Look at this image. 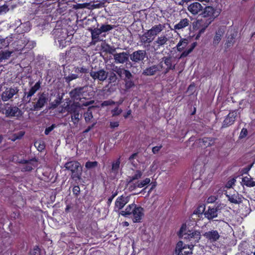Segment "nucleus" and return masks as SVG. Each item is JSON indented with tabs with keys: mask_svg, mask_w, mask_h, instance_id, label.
<instances>
[{
	"mask_svg": "<svg viewBox=\"0 0 255 255\" xmlns=\"http://www.w3.org/2000/svg\"><path fill=\"white\" fill-rule=\"evenodd\" d=\"M119 214L126 217L130 215L133 222L138 223L140 221L143 216V209L132 203L128 205L125 210L121 211Z\"/></svg>",
	"mask_w": 255,
	"mask_h": 255,
	"instance_id": "f257e3e1",
	"label": "nucleus"
},
{
	"mask_svg": "<svg viewBox=\"0 0 255 255\" xmlns=\"http://www.w3.org/2000/svg\"><path fill=\"white\" fill-rule=\"evenodd\" d=\"M180 238L189 240L191 244L198 243L201 238V234L199 231L195 230H187L186 226L183 225L179 232Z\"/></svg>",
	"mask_w": 255,
	"mask_h": 255,
	"instance_id": "f03ea898",
	"label": "nucleus"
},
{
	"mask_svg": "<svg viewBox=\"0 0 255 255\" xmlns=\"http://www.w3.org/2000/svg\"><path fill=\"white\" fill-rule=\"evenodd\" d=\"M0 113L4 115L6 118L16 117L17 119L21 117L23 114L21 110L17 107L12 106L8 103L0 106Z\"/></svg>",
	"mask_w": 255,
	"mask_h": 255,
	"instance_id": "7ed1b4c3",
	"label": "nucleus"
},
{
	"mask_svg": "<svg viewBox=\"0 0 255 255\" xmlns=\"http://www.w3.org/2000/svg\"><path fill=\"white\" fill-rule=\"evenodd\" d=\"M65 167L71 171V177L74 179H80L82 174V167L79 162L71 161L65 163Z\"/></svg>",
	"mask_w": 255,
	"mask_h": 255,
	"instance_id": "20e7f679",
	"label": "nucleus"
},
{
	"mask_svg": "<svg viewBox=\"0 0 255 255\" xmlns=\"http://www.w3.org/2000/svg\"><path fill=\"white\" fill-rule=\"evenodd\" d=\"M35 101L32 103L33 107L30 109L31 111H38L43 108L48 101V96L45 93H39L37 98L35 99Z\"/></svg>",
	"mask_w": 255,
	"mask_h": 255,
	"instance_id": "39448f33",
	"label": "nucleus"
},
{
	"mask_svg": "<svg viewBox=\"0 0 255 255\" xmlns=\"http://www.w3.org/2000/svg\"><path fill=\"white\" fill-rule=\"evenodd\" d=\"M19 89L17 87L12 86L6 88L1 94V99L3 101H7L15 96V98L18 96Z\"/></svg>",
	"mask_w": 255,
	"mask_h": 255,
	"instance_id": "423d86ee",
	"label": "nucleus"
},
{
	"mask_svg": "<svg viewBox=\"0 0 255 255\" xmlns=\"http://www.w3.org/2000/svg\"><path fill=\"white\" fill-rule=\"evenodd\" d=\"M108 72L102 69L98 71L91 70L90 72V75L95 81L97 80L99 81L103 82L105 81L108 77Z\"/></svg>",
	"mask_w": 255,
	"mask_h": 255,
	"instance_id": "0eeeda50",
	"label": "nucleus"
},
{
	"mask_svg": "<svg viewBox=\"0 0 255 255\" xmlns=\"http://www.w3.org/2000/svg\"><path fill=\"white\" fill-rule=\"evenodd\" d=\"M19 162L22 164L21 170L23 172L31 171L37 165V160L35 158L29 160H21Z\"/></svg>",
	"mask_w": 255,
	"mask_h": 255,
	"instance_id": "6e6552de",
	"label": "nucleus"
},
{
	"mask_svg": "<svg viewBox=\"0 0 255 255\" xmlns=\"http://www.w3.org/2000/svg\"><path fill=\"white\" fill-rule=\"evenodd\" d=\"M201 14L203 17L208 18L206 21H211V22L218 15V12L212 6H206Z\"/></svg>",
	"mask_w": 255,
	"mask_h": 255,
	"instance_id": "1a4fd4ad",
	"label": "nucleus"
},
{
	"mask_svg": "<svg viewBox=\"0 0 255 255\" xmlns=\"http://www.w3.org/2000/svg\"><path fill=\"white\" fill-rule=\"evenodd\" d=\"M41 84V82L39 81L33 86L31 87L28 92H24L23 98V100L27 103H29L31 101V97L40 88Z\"/></svg>",
	"mask_w": 255,
	"mask_h": 255,
	"instance_id": "9d476101",
	"label": "nucleus"
},
{
	"mask_svg": "<svg viewBox=\"0 0 255 255\" xmlns=\"http://www.w3.org/2000/svg\"><path fill=\"white\" fill-rule=\"evenodd\" d=\"M146 52L144 50H138L129 55L130 59L134 63L142 61L145 58Z\"/></svg>",
	"mask_w": 255,
	"mask_h": 255,
	"instance_id": "9b49d317",
	"label": "nucleus"
},
{
	"mask_svg": "<svg viewBox=\"0 0 255 255\" xmlns=\"http://www.w3.org/2000/svg\"><path fill=\"white\" fill-rule=\"evenodd\" d=\"M162 61L161 62L162 63L164 62L166 68L165 69V71L164 72L165 74L167 73L170 70H173L175 69V66L176 63L174 62V58L171 56H165L163 57L162 59Z\"/></svg>",
	"mask_w": 255,
	"mask_h": 255,
	"instance_id": "f8f14e48",
	"label": "nucleus"
},
{
	"mask_svg": "<svg viewBox=\"0 0 255 255\" xmlns=\"http://www.w3.org/2000/svg\"><path fill=\"white\" fill-rule=\"evenodd\" d=\"M163 68V64L160 62L158 65H154L151 66L147 67L142 72V75L151 76L154 75L157 72L160 71Z\"/></svg>",
	"mask_w": 255,
	"mask_h": 255,
	"instance_id": "ddd939ff",
	"label": "nucleus"
},
{
	"mask_svg": "<svg viewBox=\"0 0 255 255\" xmlns=\"http://www.w3.org/2000/svg\"><path fill=\"white\" fill-rule=\"evenodd\" d=\"M239 114V113L238 114V111L236 110L230 112L224 120L222 127L226 128L233 125L235 121L236 118Z\"/></svg>",
	"mask_w": 255,
	"mask_h": 255,
	"instance_id": "4468645a",
	"label": "nucleus"
},
{
	"mask_svg": "<svg viewBox=\"0 0 255 255\" xmlns=\"http://www.w3.org/2000/svg\"><path fill=\"white\" fill-rule=\"evenodd\" d=\"M130 196H124L122 195L117 199L115 202V210H120L123 208V207L129 202Z\"/></svg>",
	"mask_w": 255,
	"mask_h": 255,
	"instance_id": "2eb2a0df",
	"label": "nucleus"
},
{
	"mask_svg": "<svg viewBox=\"0 0 255 255\" xmlns=\"http://www.w3.org/2000/svg\"><path fill=\"white\" fill-rule=\"evenodd\" d=\"M203 236L210 243L217 241L220 238V235L217 230H211L205 232Z\"/></svg>",
	"mask_w": 255,
	"mask_h": 255,
	"instance_id": "dca6fc26",
	"label": "nucleus"
},
{
	"mask_svg": "<svg viewBox=\"0 0 255 255\" xmlns=\"http://www.w3.org/2000/svg\"><path fill=\"white\" fill-rule=\"evenodd\" d=\"M165 28V24H158L154 25L151 27V28L147 31L150 34V35L154 38L160 33Z\"/></svg>",
	"mask_w": 255,
	"mask_h": 255,
	"instance_id": "f3484780",
	"label": "nucleus"
},
{
	"mask_svg": "<svg viewBox=\"0 0 255 255\" xmlns=\"http://www.w3.org/2000/svg\"><path fill=\"white\" fill-rule=\"evenodd\" d=\"M115 62L117 64H124L128 60V54L125 52L114 54Z\"/></svg>",
	"mask_w": 255,
	"mask_h": 255,
	"instance_id": "a211bd4d",
	"label": "nucleus"
},
{
	"mask_svg": "<svg viewBox=\"0 0 255 255\" xmlns=\"http://www.w3.org/2000/svg\"><path fill=\"white\" fill-rule=\"evenodd\" d=\"M150 181V178H146L142 180H138L134 184H131L128 189L129 191H132L137 188H141L144 187L149 184Z\"/></svg>",
	"mask_w": 255,
	"mask_h": 255,
	"instance_id": "6ab92c4d",
	"label": "nucleus"
},
{
	"mask_svg": "<svg viewBox=\"0 0 255 255\" xmlns=\"http://www.w3.org/2000/svg\"><path fill=\"white\" fill-rule=\"evenodd\" d=\"M138 37L141 44L144 45H149V44L154 40L153 37L147 30H146L143 34H139L138 35Z\"/></svg>",
	"mask_w": 255,
	"mask_h": 255,
	"instance_id": "aec40b11",
	"label": "nucleus"
},
{
	"mask_svg": "<svg viewBox=\"0 0 255 255\" xmlns=\"http://www.w3.org/2000/svg\"><path fill=\"white\" fill-rule=\"evenodd\" d=\"M226 195L231 203L235 204H240L242 203L243 199L244 198L242 195H240L237 192L233 194H228L226 192Z\"/></svg>",
	"mask_w": 255,
	"mask_h": 255,
	"instance_id": "412c9836",
	"label": "nucleus"
},
{
	"mask_svg": "<svg viewBox=\"0 0 255 255\" xmlns=\"http://www.w3.org/2000/svg\"><path fill=\"white\" fill-rule=\"evenodd\" d=\"M85 88V87H79L73 89L69 93L70 97L76 100L80 99L84 92Z\"/></svg>",
	"mask_w": 255,
	"mask_h": 255,
	"instance_id": "4be33fe9",
	"label": "nucleus"
},
{
	"mask_svg": "<svg viewBox=\"0 0 255 255\" xmlns=\"http://www.w3.org/2000/svg\"><path fill=\"white\" fill-rule=\"evenodd\" d=\"M168 38L166 35H161L158 36L156 40L154 41V44L156 45L155 50H158L161 47H163L167 44Z\"/></svg>",
	"mask_w": 255,
	"mask_h": 255,
	"instance_id": "5701e85b",
	"label": "nucleus"
},
{
	"mask_svg": "<svg viewBox=\"0 0 255 255\" xmlns=\"http://www.w3.org/2000/svg\"><path fill=\"white\" fill-rule=\"evenodd\" d=\"M203 9L202 5L197 2L190 4L188 7V10L193 14L195 15L202 11Z\"/></svg>",
	"mask_w": 255,
	"mask_h": 255,
	"instance_id": "b1692460",
	"label": "nucleus"
},
{
	"mask_svg": "<svg viewBox=\"0 0 255 255\" xmlns=\"http://www.w3.org/2000/svg\"><path fill=\"white\" fill-rule=\"evenodd\" d=\"M88 30L91 32L92 39L95 43L101 41V39L99 38V35L102 33L101 27L99 28H95L94 29L89 28Z\"/></svg>",
	"mask_w": 255,
	"mask_h": 255,
	"instance_id": "393cba45",
	"label": "nucleus"
},
{
	"mask_svg": "<svg viewBox=\"0 0 255 255\" xmlns=\"http://www.w3.org/2000/svg\"><path fill=\"white\" fill-rule=\"evenodd\" d=\"M142 175V172L139 170H136L133 175L130 176L128 178V180L127 181L128 184L127 186L128 189L129 188V186L132 184H134L133 181L136 180H138L141 178Z\"/></svg>",
	"mask_w": 255,
	"mask_h": 255,
	"instance_id": "a878e982",
	"label": "nucleus"
},
{
	"mask_svg": "<svg viewBox=\"0 0 255 255\" xmlns=\"http://www.w3.org/2000/svg\"><path fill=\"white\" fill-rule=\"evenodd\" d=\"M225 29L223 27H220L216 32L215 35L213 38V44L215 46L217 45L221 41L224 35Z\"/></svg>",
	"mask_w": 255,
	"mask_h": 255,
	"instance_id": "bb28decb",
	"label": "nucleus"
},
{
	"mask_svg": "<svg viewBox=\"0 0 255 255\" xmlns=\"http://www.w3.org/2000/svg\"><path fill=\"white\" fill-rule=\"evenodd\" d=\"M217 208H209L208 210L204 213L205 217L209 220L216 218L218 216Z\"/></svg>",
	"mask_w": 255,
	"mask_h": 255,
	"instance_id": "cd10ccee",
	"label": "nucleus"
},
{
	"mask_svg": "<svg viewBox=\"0 0 255 255\" xmlns=\"http://www.w3.org/2000/svg\"><path fill=\"white\" fill-rule=\"evenodd\" d=\"M189 20L187 18L182 19L174 26V29L175 30L182 29L189 25Z\"/></svg>",
	"mask_w": 255,
	"mask_h": 255,
	"instance_id": "c85d7f7f",
	"label": "nucleus"
},
{
	"mask_svg": "<svg viewBox=\"0 0 255 255\" xmlns=\"http://www.w3.org/2000/svg\"><path fill=\"white\" fill-rule=\"evenodd\" d=\"M215 138L210 137H204L201 139H200V143L201 146H204L205 147L210 146L214 144L215 142Z\"/></svg>",
	"mask_w": 255,
	"mask_h": 255,
	"instance_id": "c756f323",
	"label": "nucleus"
},
{
	"mask_svg": "<svg viewBox=\"0 0 255 255\" xmlns=\"http://www.w3.org/2000/svg\"><path fill=\"white\" fill-rule=\"evenodd\" d=\"M242 182L247 187H253L255 186V181L251 177L245 176L242 178Z\"/></svg>",
	"mask_w": 255,
	"mask_h": 255,
	"instance_id": "7c9ffc66",
	"label": "nucleus"
},
{
	"mask_svg": "<svg viewBox=\"0 0 255 255\" xmlns=\"http://www.w3.org/2000/svg\"><path fill=\"white\" fill-rule=\"evenodd\" d=\"M187 249V246H183L182 241H179L176 245L175 253L178 255H183V251Z\"/></svg>",
	"mask_w": 255,
	"mask_h": 255,
	"instance_id": "2f4dec72",
	"label": "nucleus"
},
{
	"mask_svg": "<svg viewBox=\"0 0 255 255\" xmlns=\"http://www.w3.org/2000/svg\"><path fill=\"white\" fill-rule=\"evenodd\" d=\"M104 51L106 53H109L110 54H112L114 56V54H116V48L114 46H112L109 44H106L103 47Z\"/></svg>",
	"mask_w": 255,
	"mask_h": 255,
	"instance_id": "473e14b6",
	"label": "nucleus"
},
{
	"mask_svg": "<svg viewBox=\"0 0 255 255\" xmlns=\"http://www.w3.org/2000/svg\"><path fill=\"white\" fill-rule=\"evenodd\" d=\"M12 52L9 51H1L0 52V62L8 59Z\"/></svg>",
	"mask_w": 255,
	"mask_h": 255,
	"instance_id": "72a5a7b5",
	"label": "nucleus"
},
{
	"mask_svg": "<svg viewBox=\"0 0 255 255\" xmlns=\"http://www.w3.org/2000/svg\"><path fill=\"white\" fill-rule=\"evenodd\" d=\"M118 79V76H117L116 74L113 71L110 73V75L108 78V84H115L117 82Z\"/></svg>",
	"mask_w": 255,
	"mask_h": 255,
	"instance_id": "f704fd0d",
	"label": "nucleus"
},
{
	"mask_svg": "<svg viewBox=\"0 0 255 255\" xmlns=\"http://www.w3.org/2000/svg\"><path fill=\"white\" fill-rule=\"evenodd\" d=\"M202 22H205V24L204 25H202L203 27L199 30V34H202V33H203L204 32L205 29L211 23V21H204V20L203 19H201L200 20H198V23L200 25H201V24H202L201 23Z\"/></svg>",
	"mask_w": 255,
	"mask_h": 255,
	"instance_id": "c9c22d12",
	"label": "nucleus"
},
{
	"mask_svg": "<svg viewBox=\"0 0 255 255\" xmlns=\"http://www.w3.org/2000/svg\"><path fill=\"white\" fill-rule=\"evenodd\" d=\"M126 69L121 68L120 67L115 66L112 69L116 74H117L120 77H122V75L125 74V71Z\"/></svg>",
	"mask_w": 255,
	"mask_h": 255,
	"instance_id": "e433bc0d",
	"label": "nucleus"
},
{
	"mask_svg": "<svg viewBox=\"0 0 255 255\" xmlns=\"http://www.w3.org/2000/svg\"><path fill=\"white\" fill-rule=\"evenodd\" d=\"M188 43L187 39H183L182 40H180L179 42L177 45V48L178 51H181L183 49L186 47Z\"/></svg>",
	"mask_w": 255,
	"mask_h": 255,
	"instance_id": "4c0bfd02",
	"label": "nucleus"
},
{
	"mask_svg": "<svg viewBox=\"0 0 255 255\" xmlns=\"http://www.w3.org/2000/svg\"><path fill=\"white\" fill-rule=\"evenodd\" d=\"M81 76H79L78 74H71L68 76L65 77L64 78L67 83H69L71 81L80 78Z\"/></svg>",
	"mask_w": 255,
	"mask_h": 255,
	"instance_id": "58836bf2",
	"label": "nucleus"
},
{
	"mask_svg": "<svg viewBox=\"0 0 255 255\" xmlns=\"http://www.w3.org/2000/svg\"><path fill=\"white\" fill-rule=\"evenodd\" d=\"M67 112L70 114L74 113H79L78 107L76 104H72L70 105L68 109Z\"/></svg>",
	"mask_w": 255,
	"mask_h": 255,
	"instance_id": "ea45409f",
	"label": "nucleus"
},
{
	"mask_svg": "<svg viewBox=\"0 0 255 255\" xmlns=\"http://www.w3.org/2000/svg\"><path fill=\"white\" fill-rule=\"evenodd\" d=\"M116 27L115 25H110V24H102L101 26V30L103 32H106L109 31L113 29H114Z\"/></svg>",
	"mask_w": 255,
	"mask_h": 255,
	"instance_id": "a19ab883",
	"label": "nucleus"
},
{
	"mask_svg": "<svg viewBox=\"0 0 255 255\" xmlns=\"http://www.w3.org/2000/svg\"><path fill=\"white\" fill-rule=\"evenodd\" d=\"M104 91H106V93L110 95L116 91V88L114 87V85L108 84L104 87Z\"/></svg>",
	"mask_w": 255,
	"mask_h": 255,
	"instance_id": "79ce46f5",
	"label": "nucleus"
},
{
	"mask_svg": "<svg viewBox=\"0 0 255 255\" xmlns=\"http://www.w3.org/2000/svg\"><path fill=\"white\" fill-rule=\"evenodd\" d=\"M80 113H76L71 114V121L74 125H77L80 121Z\"/></svg>",
	"mask_w": 255,
	"mask_h": 255,
	"instance_id": "37998d69",
	"label": "nucleus"
},
{
	"mask_svg": "<svg viewBox=\"0 0 255 255\" xmlns=\"http://www.w3.org/2000/svg\"><path fill=\"white\" fill-rule=\"evenodd\" d=\"M74 70L78 74V73H87L88 72V69L85 67H75Z\"/></svg>",
	"mask_w": 255,
	"mask_h": 255,
	"instance_id": "c03bdc74",
	"label": "nucleus"
},
{
	"mask_svg": "<svg viewBox=\"0 0 255 255\" xmlns=\"http://www.w3.org/2000/svg\"><path fill=\"white\" fill-rule=\"evenodd\" d=\"M98 165L97 161H87L85 164V167L87 169H92L97 167Z\"/></svg>",
	"mask_w": 255,
	"mask_h": 255,
	"instance_id": "a18cd8bd",
	"label": "nucleus"
},
{
	"mask_svg": "<svg viewBox=\"0 0 255 255\" xmlns=\"http://www.w3.org/2000/svg\"><path fill=\"white\" fill-rule=\"evenodd\" d=\"M1 44H2V48L8 46L9 43L12 41V38L11 37H7L5 38H1Z\"/></svg>",
	"mask_w": 255,
	"mask_h": 255,
	"instance_id": "49530a36",
	"label": "nucleus"
},
{
	"mask_svg": "<svg viewBox=\"0 0 255 255\" xmlns=\"http://www.w3.org/2000/svg\"><path fill=\"white\" fill-rule=\"evenodd\" d=\"M124 81L126 90H128L134 86V83L132 80H124Z\"/></svg>",
	"mask_w": 255,
	"mask_h": 255,
	"instance_id": "de8ad7c7",
	"label": "nucleus"
},
{
	"mask_svg": "<svg viewBox=\"0 0 255 255\" xmlns=\"http://www.w3.org/2000/svg\"><path fill=\"white\" fill-rule=\"evenodd\" d=\"M205 210V206L204 205H200L198 208L194 212L196 214H202Z\"/></svg>",
	"mask_w": 255,
	"mask_h": 255,
	"instance_id": "09e8293b",
	"label": "nucleus"
},
{
	"mask_svg": "<svg viewBox=\"0 0 255 255\" xmlns=\"http://www.w3.org/2000/svg\"><path fill=\"white\" fill-rule=\"evenodd\" d=\"M193 247L194 246L192 244L191 245H188L187 246V249L183 251V255H188L192 254V251Z\"/></svg>",
	"mask_w": 255,
	"mask_h": 255,
	"instance_id": "8fccbe9b",
	"label": "nucleus"
},
{
	"mask_svg": "<svg viewBox=\"0 0 255 255\" xmlns=\"http://www.w3.org/2000/svg\"><path fill=\"white\" fill-rule=\"evenodd\" d=\"M120 161L118 159L116 162L113 163L112 165V170L113 172H116L118 171L120 167Z\"/></svg>",
	"mask_w": 255,
	"mask_h": 255,
	"instance_id": "3c124183",
	"label": "nucleus"
},
{
	"mask_svg": "<svg viewBox=\"0 0 255 255\" xmlns=\"http://www.w3.org/2000/svg\"><path fill=\"white\" fill-rule=\"evenodd\" d=\"M90 108L91 107L88 109L87 112L84 115L86 122L89 121L93 118L92 112L90 110Z\"/></svg>",
	"mask_w": 255,
	"mask_h": 255,
	"instance_id": "603ef678",
	"label": "nucleus"
},
{
	"mask_svg": "<svg viewBox=\"0 0 255 255\" xmlns=\"http://www.w3.org/2000/svg\"><path fill=\"white\" fill-rule=\"evenodd\" d=\"M61 103V99L59 97L51 104V108L55 109Z\"/></svg>",
	"mask_w": 255,
	"mask_h": 255,
	"instance_id": "864d4df0",
	"label": "nucleus"
},
{
	"mask_svg": "<svg viewBox=\"0 0 255 255\" xmlns=\"http://www.w3.org/2000/svg\"><path fill=\"white\" fill-rule=\"evenodd\" d=\"M123 110L119 108V107H116L114 110H112L111 113L112 114L113 117L119 116L120 115Z\"/></svg>",
	"mask_w": 255,
	"mask_h": 255,
	"instance_id": "5fc2aeb1",
	"label": "nucleus"
},
{
	"mask_svg": "<svg viewBox=\"0 0 255 255\" xmlns=\"http://www.w3.org/2000/svg\"><path fill=\"white\" fill-rule=\"evenodd\" d=\"M30 255H40V249L36 246L30 252Z\"/></svg>",
	"mask_w": 255,
	"mask_h": 255,
	"instance_id": "6e6d98bb",
	"label": "nucleus"
},
{
	"mask_svg": "<svg viewBox=\"0 0 255 255\" xmlns=\"http://www.w3.org/2000/svg\"><path fill=\"white\" fill-rule=\"evenodd\" d=\"M236 180L235 178H233L229 180L226 185V187L227 188L230 189L232 187L233 185H234Z\"/></svg>",
	"mask_w": 255,
	"mask_h": 255,
	"instance_id": "4d7b16f0",
	"label": "nucleus"
},
{
	"mask_svg": "<svg viewBox=\"0 0 255 255\" xmlns=\"http://www.w3.org/2000/svg\"><path fill=\"white\" fill-rule=\"evenodd\" d=\"M116 103L111 100H107V101H104L102 104H101V106L102 107H106V106H110V105H114Z\"/></svg>",
	"mask_w": 255,
	"mask_h": 255,
	"instance_id": "13d9d810",
	"label": "nucleus"
},
{
	"mask_svg": "<svg viewBox=\"0 0 255 255\" xmlns=\"http://www.w3.org/2000/svg\"><path fill=\"white\" fill-rule=\"evenodd\" d=\"M124 75L125 76L124 80H132V75L129 71L126 70Z\"/></svg>",
	"mask_w": 255,
	"mask_h": 255,
	"instance_id": "bf43d9fd",
	"label": "nucleus"
},
{
	"mask_svg": "<svg viewBox=\"0 0 255 255\" xmlns=\"http://www.w3.org/2000/svg\"><path fill=\"white\" fill-rule=\"evenodd\" d=\"M55 127L56 125L55 124H52L50 127L46 128L44 133L46 135H48Z\"/></svg>",
	"mask_w": 255,
	"mask_h": 255,
	"instance_id": "052dcab7",
	"label": "nucleus"
},
{
	"mask_svg": "<svg viewBox=\"0 0 255 255\" xmlns=\"http://www.w3.org/2000/svg\"><path fill=\"white\" fill-rule=\"evenodd\" d=\"M137 155V153H134L132 154L128 158L129 161L133 166H135V164L134 163V159L136 157Z\"/></svg>",
	"mask_w": 255,
	"mask_h": 255,
	"instance_id": "680f3d73",
	"label": "nucleus"
},
{
	"mask_svg": "<svg viewBox=\"0 0 255 255\" xmlns=\"http://www.w3.org/2000/svg\"><path fill=\"white\" fill-rule=\"evenodd\" d=\"M73 194L76 196H78L80 192V189L78 186H75L73 188Z\"/></svg>",
	"mask_w": 255,
	"mask_h": 255,
	"instance_id": "e2e57ef3",
	"label": "nucleus"
},
{
	"mask_svg": "<svg viewBox=\"0 0 255 255\" xmlns=\"http://www.w3.org/2000/svg\"><path fill=\"white\" fill-rule=\"evenodd\" d=\"M191 52H192L191 50L189 48H188V49L185 50L184 52H182V53L181 54L179 59H180L182 57H186Z\"/></svg>",
	"mask_w": 255,
	"mask_h": 255,
	"instance_id": "0e129e2a",
	"label": "nucleus"
},
{
	"mask_svg": "<svg viewBox=\"0 0 255 255\" xmlns=\"http://www.w3.org/2000/svg\"><path fill=\"white\" fill-rule=\"evenodd\" d=\"M162 147V145L154 146L152 148V151L154 154H157Z\"/></svg>",
	"mask_w": 255,
	"mask_h": 255,
	"instance_id": "69168bd1",
	"label": "nucleus"
},
{
	"mask_svg": "<svg viewBox=\"0 0 255 255\" xmlns=\"http://www.w3.org/2000/svg\"><path fill=\"white\" fill-rule=\"evenodd\" d=\"M247 133H248L247 129L246 128H243L241 132L240 137L241 138H243L247 135Z\"/></svg>",
	"mask_w": 255,
	"mask_h": 255,
	"instance_id": "338daca9",
	"label": "nucleus"
},
{
	"mask_svg": "<svg viewBox=\"0 0 255 255\" xmlns=\"http://www.w3.org/2000/svg\"><path fill=\"white\" fill-rule=\"evenodd\" d=\"M253 165V164L248 165L247 167L244 168L243 170L244 173H247L251 169Z\"/></svg>",
	"mask_w": 255,
	"mask_h": 255,
	"instance_id": "774afa93",
	"label": "nucleus"
}]
</instances>
